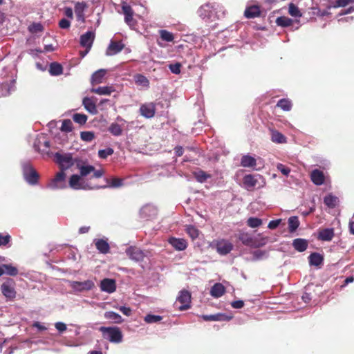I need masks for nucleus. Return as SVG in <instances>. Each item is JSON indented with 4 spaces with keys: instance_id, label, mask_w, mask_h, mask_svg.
<instances>
[{
    "instance_id": "nucleus-1",
    "label": "nucleus",
    "mask_w": 354,
    "mask_h": 354,
    "mask_svg": "<svg viewBox=\"0 0 354 354\" xmlns=\"http://www.w3.org/2000/svg\"><path fill=\"white\" fill-rule=\"evenodd\" d=\"M77 168L80 171V175H72L68 181L69 186L75 190L79 189H100V186L95 184L93 180L103 176L104 170L88 163H77Z\"/></svg>"
},
{
    "instance_id": "nucleus-2",
    "label": "nucleus",
    "mask_w": 354,
    "mask_h": 354,
    "mask_svg": "<svg viewBox=\"0 0 354 354\" xmlns=\"http://www.w3.org/2000/svg\"><path fill=\"white\" fill-rule=\"evenodd\" d=\"M54 162L58 165L60 171L46 185V187L52 190L64 189L66 186V156H55Z\"/></svg>"
},
{
    "instance_id": "nucleus-3",
    "label": "nucleus",
    "mask_w": 354,
    "mask_h": 354,
    "mask_svg": "<svg viewBox=\"0 0 354 354\" xmlns=\"http://www.w3.org/2000/svg\"><path fill=\"white\" fill-rule=\"evenodd\" d=\"M33 146L36 152L44 155H62L59 150H57L55 147L50 145L49 140L44 134L37 136ZM56 149H59V147H56Z\"/></svg>"
},
{
    "instance_id": "nucleus-4",
    "label": "nucleus",
    "mask_w": 354,
    "mask_h": 354,
    "mask_svg": "<svg viewBox=\"0 0 354 354\" xmlns=\"http://www.w3.org/2000/svg\"><path fill=\"white\" fill-rule=\"evenodd\" d=\"M266 183L265 178L259 175L247 174L243 178V187L248 191H252L254 188H262Z\"/></svg>"
},
{
    "instance_id": "nucleus-5",
    "label": "nucleus",
    "mask_w": 354,
    "mask_h": 354,
    "mask_svg": "<svg viewBox=\"0 0 354 354\" xmlns=\"http://www.w3.org/2000/svg\"><path fill=\"white\" fill-rule=\"evenodd\" d=\"M99 330L102 333V337L111 343L118 344L122 341L123 335L118 327L101 326Z\"/></svg>"
},
{
    "instance_id": "nucleus-6",
    "label": "nucleus",
    "mask_w": 354,
    "mask_h": 354,
    "mask_svg": "<svg viewBox=\"0 0 354 354\" xmlns=\"http://www.w3.org/2000/svg\"><path fill=\"white\" fill-rule=\"evenodd\" d=\"M218 5L205 3L198 10L199 17L205 21H214L218 18L216 10Z\"/></svg>"
},
{
    "instance_id": "nucleus-7",
    "label": "nucleus",
    "mask_w": 354,
    "mask_h": 354,
    "mask_svg": "<svg viewBox=\"0 0 354 354\" xmlns=\"http://www.w3.org/2000/svg\"><path fill=\"white\" fill-rule=\"evenodd\" d=\"M23 175L25 180L30 185H36L39 178V174L30 163L23 165Z\"/></svg>"
},
{
    "instance_id": "nucleus-8",
    "label": "nucleus",
    "mask_w": 354,
    "mask_h": 354,
    "mask_svg": "<svg viewBox=\"0 0 354 354\" xmlns=\"http://www.w3.org/2000/svg\"><path fill=\"white\" fill-rule=\"evenodd\" d=\"M176 302L181 304V305L178 306V309L181 311L190 308L191 293L186 290L180 291L176 299Z\"/></svg>"
},
{
    "instance_id": "nucleus-9",
    "label": "nucleus",
    "mask_w": 354,
    "mask_h": 354,
    "mask_svg": "<svg viewBox=\"0 0 354 354\" xmlns=\"http://www.w3.org/2000/svg\"><path fill=\"white\" fill-rule=\"evenodd\" d=\"M14 285V281L9 279L1 286V292L6 298L12 299L16 297V291Z\"/></svg>"
},
{
    "instance_id": "nucleus-10",
    "label": "nucleus",
    "mask_w": 354,
    "mask_h": 354,
    "mask_svg": "<svg viewBox=\"0 0 354 354\" xmlns=\"http://www.w3.org/2000/svg\"><path fill=\"white\" fill-rule=\"evenodd\" d=\"M127 256L133 261L141 262L147 257V253L136 247H129L126 250Z\"/></svg>"
},
{
    "instance_id": "nucleus-11",
    "label": "nucleus",
    "mask_w": 354,
    "mask_h": 354,
    "mask_svg": "<svg viewBox=\"0 0 354 354\" xmlns=\"http://www.w3.org/2000/svg\"><path fill=\"white\" fill-rule=\"evenodd\" d=\"M70 284L75 292L88 291L95 286L94 282L90 279L84 281H71Z\"/></svg>"
},
{
    "instance_id": "nucleus-12",
    "label": "nucleus",
    "mask_w": 354,
    "mask_h": 354,
    "mask_svg": "<svg viewBox=\"0 0 354 354\" xmlns=\"http://www.w3.org/2000/svg\"><path fill=\"white\" fill-rule=\"evenodd\" d=\"M157 214L158 209L152 204H146L140 210V216L146 219H152L156 217Z\"/></svg>"
},
{
    "instance_id": "nucleus-13",
    "label": "nucleus",
    "mask_w": 354,
    "mask_h": 354,
    "mask_svg": "<svg viewBox=\"0 0 354 354\" xmlns=\"http://www.w3.org/2000/svg\"><path fill=\"white\" fill-rule=\"evenodd\" d=\"M124 46L125 45L122 41L111 40L105 54L106 56L115 55L122 51L124 48Z\"/></svg>"
},
{
    "instance_id": "nucleus-14",
    "label": "nucleus",
    "mask_w": 354,
    "mask_h": 354,
    "mask_svg": "<svg viewBox=\"0 0 354 354\" xmlns=\"http://www.w3.org/2000/svg\"><path fill=\"white\" fill-rule=\"evenodd\" d=\"M122 9L124 15V21L131 28H133L136 26V21L133 18V11L130 6L126 3H123Z\"/></svg>"
},
{
    "instance_id": "nucleus-15",
    "label": "nucleus",
    "mask_w": 354,
    "mask_h": 354,
    "mask_svg": "<svg viewBox=\"0 0 354 354\" xmlns=\"http://www.w3.org/2000/svg\"><path fill=\"white\" fill-rule=\"evenodd\" d=\"M140 114L146 118H151L156 113V106L153 102L146 103L140 108Z\"/></svg>"
},
{
    "instance_id": "nucleus-16",
    "label": "nucleus",
    "mask_w": 354,
    "mask_h": 354,
    "mask_svg": "<svg viewBox=\"0 0 354 354\" xmlns=\"http://www.w3.org/2000/svg\"><path fill=\"white\" fill-rule=\"evenodd\" d=\"M100 288L102 292L113 293L116 290L115 281L112 279H104L100 282Z\"/></svg>"
},
{
    "instance_id": "nucleus-17",
    "label": "nucleus",
    "mask_w": 354,
    "mask_h": 354,
    "mask_svg": "<svg viewBox=\"0 0 354 354\" xmlns=\"http://www.w3.org/2000/svg\"><path fill=\"white\" fill-rule=\"evenodd\" d=\"M233 249V245L227 240L222 239L216 243V250L221 255H226Z\"/></svg>"
},
{
    "instance_id": "nucleus-18",
    "label": "nucleus",
    "mask_w": 354,
    "mask_h": 354,
    "mask_svg": "<svg viewBox=\"0 0 354 354\" xmlns=\"http://www.w3.org/2000/svg\"><path fill=\"white\" fill-rule=\"evenodd\" d=\"M95 38V34L91 31H88L83 34L80 37V44L85 48H91Z\"/></svg>"
},
{
    "instance_id": "nucleus-19",
    "label": "nucleus",
    "mask_w": 354,
    "mask_h": 354,
    "mask_svg": "<svg viewBox=\"0 0 354 354\" xmlns=\"http://www.w3.org/2000/svg\"><path fill=\"white\" fill-rule=\"evenodd\" d=\"M169 244L176 250L183 251L187 248V243L184 239L171 237L168 239Z\"/></svg>"
},
{
    "instance_id": "nucleus-20",
    "label": "nucleus",
    "mask_w": 354,
    "mask_h": 354,
    "mask_svg": "<svg viewBox=\"0 0 354 354\" xmlns=\"http://www.w3.org/2000/svg\"><path fill=\"white\" fill-rule=\"evenodd\" d=\"M106 73L107 70L106 69H100L93 73L91 78V84L95 85L102 83Z\"/></svg>"
},
{
    "instance_id": "nucleus-21",
    "label": "nucleus",
    "mask_w": 354,
    "mask_h": 354,
    "mask_svg": "<svg viewBox=\"0 0 354 354\" xmlns=\"http://www.w3.org/2000/svg\"><path fill=\"white\" fill-rule=\"evenodd\" d=\"M87 8L86 4L84 2H77L75 6V14L77 19L80 22L84 21V10Z\"/></svg>"
},
{
    "instance_id": "nucleus-22",
    "label": "nucleus",
    "mask_w": 354,
    "mask_h": 354,
    "mask_svg": "<svg viewBox=\"0 0 354 354\" xmlns=\"http://www.w3.org/2000/svg\"><path fill=\"white\" fill-rule=\"evenodd\" d=\"M82 104L85 109L90 113L93 115L97 114V110L93 97H84Z\"/></svg>"
},
{
    "instance_id": "nucleus-23",
    "label": "nucleus",
    "mask_w": 354,
    "mask_h": 354,
    "mask_svg": "<svg viewBox=\"0 0 354 354\" xmlns=\"http://www.w3.org/2000/svg\"><path fill=\"white\" fill-rule=\"evenodd\" d=\"M225 292L224 286L221 283H216L211 288L210 295L214 298H219Z\"/></svg>"
},
{
    "instance_id": "nucleus-24",
    "label": "nucleus",
    "mask_w": 354,
    "mask_h": 354,
    "mask_svg": "<svg viewBox=\"0 0 354 354\" xmlns=\"http://www.w3.org/2000/svg\"><path fill=\"white\" fill-rule=\"evenodd\" d=\"M334 237V230L333 228H325L319 231L318 239L323 241H330Z\"/></svg>"
},
{
    "instance_id": "nucleus-25",
    "label": "nucleus",
    "mask_w": 354,
    "mask_h": 354,
    "mask_svg": "<svg viewBox=\"0 0 354 354\" xmlns=\"http://www.w3.org/2000/svg\"><path fill=\"white\" fill-rule=\"evenodd\" d=\"M94 243L97 250L102 254H107L110 250V246L107 241L104 239H95Z\"/></svg>"
},
{
    "instance_id": "nucleus-26",
    "label": "nucleus",
    "mask_w": 354,
    "mask_h": 354,
    "mask_svg": "<svg viewBox=\"0 0 354 354\" xmlns=\"http://www.w3.org/2000/svg\"><path fill=\"white\" fill-rule=\"evenodd\" d=\"M115 89L111 86H100L98 88H92L91 92L100 95H110Z\"/></svg>"
},
{
    "instance_id": "nucleus-27",
    "label": "nucleus",
    "mask_w": 354,
    "mask_h": 354,
    "mask_svg": "<svg viewBox=\"0 0 354 354\" xmlns=\"http://www.w3.org/2000/svg\"><path fill=\"white\" fill-rule=\"evenodd\" d=\"M241 165L245 167H252L256 170H259L261 167H257V160L253 156H242Z\"/></svg>"
},
{
    "instance_id": "nucleus-28",
    "label": "nucleus",
    "mask_w": 354,
    "mask_h": 354,
    "mask_svg": "<svg viewBox=\"0 0 354 354\" xmlns=\"http://www.w3.org/2000/svg\"><path fill=\"white\" fill-rule=\"evenodd\" d=\"M308 241L304 239H295L292 241L293 248L298 252H302L308 248Z\"/></svg>"
},
{
    "instance_id": "nucleus-29",
    "label": "nucleus",
    "mask_w": 354,
    "mask_h": 354,
    "mask_svg": "<svg viewBox=\"0 0 354 354\" xmlns=\"http://www.w3.org/2000/svg\"><path fill=\"white\" fill-rule=\"evenodd\" d=\"M310 177L312 181L317 185H321L324 182V176L323 172L318 169L313 170L311 173Z\"/></svg>"
},
{
    "instance_id": "nucleus-30",
    "label": "nucleus",
    "mask_w": 354,
    "mask_h": 354,
    "mask_svg": "<svg viewBox=\"0 0 354 354\" xmlns=\"http://www.w3.org/2000/svg\"><path fill=\"white\" fill-rule=\"evenodd\" d=\"M133 80L138 86H142L144 88H148L149 87V81L143 75L136 74L133 76Z\"/></svg>"
},
{
    "instance_id": "nucleus-31",
    "label": "nucleus",
    "mask_w": 354,
    "mask_h": 354,
    "mask_svg": "<svg viewBox=\"0 0 354 354\" xmlns=\"http://www.w3.org/2000/svg\"><path fill=\"white\" fill-rule=\"evenodd\" d=\"M309 263L310 266H319L323 263V257L317 252L312 253L308 257Z\"/></svg>"
},
{
    "instance_id": "nucleus-32",
    "label": "nucleus",
    "mask_w": 354,
    "mask_h": 354,
    "mask_svg": "<svg viewBox=\"0 0 354 354\" xmlns=\"http://www.w3.org/2000/svg\"><path fill=\"white\" fill-rule=\"evenodd\" d=\"M244 15L248 19L257 17L260 15V9L257 6H249L245 9Z\"/></svg>"
},
{
    "instance_id": "nucleus-33",
    "label": "nucleus",
    "mask_w": 354,
    "mask_h": 354,
    "mask_svg": "<svg viewBox=\"0 0 354 354\" xmlns=\"http://www.w3.org/2000/svg\"><path fill=\"white\" fill-rule=\"evenodd\" d=\"M324 204L329 208H334L339 203V199L337 196L329 194L324 198Z\"/></svg>"
},
{
    "instance_id": "nucleus-34",
    "label": "nucleus",
    "mask_w": 354,
    "mask_h": 354,
    "mask_svg": "<svg viewBox=\"0 0 354 354\" xmlns=\"http://www.w3.org/2000/svg\"><path fill=\"white\" fill-rule=\"evenodd\" d=\"M48 72L53 76H57L63 73V67L57 62H52L49 65Z\"/></svg>"
},
{
    "instance_id": "nucleus-35",
    "label": "nucleus",
    "mask_w": 354,
    "mask_h": 354,
    "mask_svg": "<svg viewBox=\"0 0 354 354\" xmlns=\"http://www.w3.org/2000/svg\"><path fill=\"white\" fill-rule=\"evenodd\" d=\"M104 318L111 320L115 324H121L123 322L122 317L113 311H107L104 313Z\"/></svg>"
},
{
    "instance_id": "nucleus-36",
    "label": "nucleus",
    "mask_w": 354,
    "mask_h": 354,
    "mask_svg": "<svg viewBox=\"0 0 354 354\" xmlns=\"http://www.w3.org/2000/svg\"><path fill=\"white\" fill-rule=\"evenodd\" d=\"M203 317L205 321H229L232 319V317L227 316L224 314L203 315Z\"/></svg>"
},
{
    "instance_id": "nucleus-37",
    "label": "nucleus",
    "mask_w": 354,
    "mask_h": 354,
    "mask_svg": "<svg viewBox=\"0 0 354 354\" xmlns=\"http://www.w3.org/2000/svg\"><path fill=\"white\" fill-rule=\"evenodd\" d=\"M193 175L198 183H203L211 178V175L207 174L201 169H197L193 171Z\"/></svg>"
},
{
    "instance_id": "nucleus-38",
    "label": "nucleus",
    "mask_w": 354,
    "mask_h": 354,
    "mask_svg": "<svg viewBox=\"0 0 354 354\" xmlns=\"http://www.w3.org/2000/svg\"><path fill=\"white\" fill-rule=\"evenodd\" d=\"M238 239L245 245L252 246L253 245V240L250 234L245 232H239Z\"/></svg>"
},
{
    "instance_id": "nucleus-39",
    "label": "nucleus",
    "mask_w": 354,
    "mask_h": 354,
    "mask_svg": "<svg viewBox=\"0 0 354 354\" xmlns=\"http://www.w3.org/2000/svg\"><path fill=\"white\" fill-rule=\"evenodd\" d=\"M80 259L78 250L73 247H68V259H72L77 263V260Z\"/></svg>"
},
{
    "instance_id": "nucleus-40",
    "label": "nucleus",
    "mask_w": 354,
    "mask_h": 354,
    "mask_svg": "<svg viewBox=\"0 0 354 354\" xmlns=\"http://www.w3.org/2000/svg\"><path fill=\"white\" fill-rule=\"evenodd\" d=\"M109 131L112 135L119 136L122 133V125L114 122L109 126Z\"/></svg>"
},
{
    "instance_id": "nucleus-41",
    "label": "nucleus",
    "mask_w": 354,
    "mask_h": 354,
    "mask_svg": "<svg viewBox=\"0 0 354 354\" xmlns=\"http://www.w3.org/2000/svg\"><path fill=\"white\" fill-rule=\"evenodd\" d=\"M107 182L109 183L107 185L100 186V189L106 187L117 188L123 185V180L121 178H115L111 179L110 181L107 180Z\"/></svg>"
},
{
    "instance_id": "nucleus-42",
    "label": "nucleus",
    "mask_w": 354,
    "mask_h": 354,
    "mask_svg": "<svg viewBox=\"0 0 354 354\" xmlns=\"http://www.w3.org/2000/svg\"><path fill=\"white\" fill-rule=\"evenodd\" d=\"M288 228L290 232H295L299 225V221L297 216H290L288 221Z\"/></svg>"
},
{
    "instance_id": "nucleus-43",
    "label": "nucleus",
    "mask_w": 354,
    "mask_h": 354,
    "mask_svg": "<svg viewBox=\"0 0 354 354\" xmlns=\"http://www.w3.org/2000/svg\"><path fill=\"white\" fill-rule=\"evenodd\" d=\"M271 140L277 143H283L286 142L285 136L277 131H272Z\"/></svg>"
},
{
    "instance_id": "nucleus-44",
    "label": "nucleus",
    "mask_w": 354,
    "mask_h": 354,
    "mask_svg": "<svg viewBox=\"0 0 354 354\" xmlns=\"http://www.w3.org/2000/svg\"><path fill=\"white\" fill-rule=\"evenodd\" d=\"M88 117L86 115L83 113H74L73 115V121L80 125L84 124L87 121Z\"/></svg>"
},
{
    "instance_id": "nucleus-45",
    "label": "nucleus",
    "mask_w": 354,
    "mask_h": 354,
    "mask_svg": "<svg viewBox=\"0 0 354 354\" xmlns=\"http://www.w3.org/2000/svg\"><path fill=\"white\" fill-rule=\"evenodd\" d=\"M277 106L280 107L282 110L288 111L291 109V102L287 99H281L278 102Z\"/></svg>"
},
{
    "instance_id": "nucleus-46",
    "label": "nucleus",
    "mask_w": 354,
    "mask_h": 354,
    "mask_svg": "<svg viewBox=\"0 0 354 354\" xmlns=\"http://www.w3.org/2000/svg\"><path fill=\"white\" fill-rule=\"evenodd\" d=\"M14 83H15V81L12 82V85H11V84H8V83L1 84L0 86V88L1 90V95L6 96V95H9L10 93V91L12 90V88L14 87Z\"/></svg>"
},
{
    "instance_id": "nucleus-47",
    "label": "nucleus",
    "mask_w": 354,
    "mask_h": 354,
    "mask_svg": "<svg viewBox=\"0 0 354 354\" xmlns=\"http://www.w3.org/2000/svg\"><path fill=\"white\" fill-rule=\"evenodd\" d=\"M4 274L10 276H16L18 274V270L16 267L10 264H3Z\"/></svg>"
},
{
    "instance_id": "nucleus-48",
    "label": "nucleus",
    "mask_w": 354,
    "mask_h": 354,
    "mask_svg": "<svg viewBox=\"0 0 354 354\" xmlns=\"http://www.w3.org/2000/svg\"><path fill=\"white\" fill-rule=\"evenodd\" d=\"M288 13L294 17H301V13L298 7L293 3H290L288 6Z\"/></svg>"
},
{
    "instance_id": "nucleus-49",
    "label": "nucleus",
    "mask_w": 354,
    "mask_h": 354,
    "mask_svg": "<svg viewBox=\"0 0 354 354\" xmlns=\"http://www.w3.org/2000/svg\"><path fill=\"white\" fill-rule=\"evenodd\" d=\"M162 319V317L160 315H147L144 320L148 324L157 323Z\"/></svg>"
},
{
    "instance_id": "nucleus-50",
    "label": "nucleus",
    "mask_w": 354,
    "mask_h": 354,
    "mask_svg": "<svg viewBox=\"0 0 354 354\" xmlns=\"http://www.w3.org/2000/svg\"><path fill=\"white\" fill-rule=\"evenodd\" d=\"M292 19L286 17H280L277 19V24L278 26L287 27L291 25Z\"/></svg>"
},
{
    "instance_id": "nucleus-51",
    "label": "nucleus",
    "mask_w": 354,
    "mask_h": 354,
    "mask_svg": "<svg viewBox=\"0 0 354 354\" xmlns=\"http://www.w3.org/2000/svg\"><path fill=\"white\" fill-rule=\"evenodd\" d=\"M247 223L250 227L254 228L259 227L262 224V221L259 218L250 217L248 219Z\"/></svg>"
},
{
    "instance_id": "nucleus-52",
    "label": "nucleus",
    "mask_w": 354,
    "mask_h": 354,
    "mask_svg": "<svg viewBox=\"0 0 354 354\" xmlns=\"http://www.w3.org/2000/svg\"><path fill=\"white\" fill-rule=\"evenodd\" d=\"M186 231H187V233L189 235V236L192 239H194L198 236L199 231L196 227H195L193 225L187 226Z\"/></svg>"
},
{
    "instance_id": "nucleus-53",
    "label": "nucleus",
    "mask_w": 354,
    "mask_h": 354,
    "mask_svg": "<svg viewBox=\"0 0 354 354\" xmlns=\"http://www.w3.org/2000/svg\"><path fill=\"white\" fill-rule=\"evenodd\" d=\"M160 35L162 40L166 41H172L174 40V35L171 32L166 30H160Z\"/></svg>"
},
{
    "instance_id": "nucleus-54",
    "label": "nucleus",
    "mask_w": 354,
    "mask_h": 354,
    "mask_svg": "<svg viewBox=\"0 0 354 354\" xmlns=\"http://www.w3.org/2000/svg\"><path fill=\"white\" fill-rule=\"evenodd\" d=\"M82 140L86 142H91L95 138V134L92 131H82L80 134Z\"/></svg>"
},
{
    "instance_id": "nucleus-55",
    "label": "nucleus",
    "mask_w": 354,
    "mask_h": 354,
    "mask_svg": "<svg viewBox=\"0 0 354 354\" xmlns=\"http://www.w3.org/2000/svg\"><path fill=\"white\" fill-rule=\"evenodd\" d=\"M267 252L263 250H255L253 252V257L255 260H261L267 257Z\"/></svg>"
},
{
    "instance_id": "nucleus-56",
    "label": "nucleus",
    "mask_w": 354,
    "mask_h": 354,
    "mask_svg": "<svg viewBox=\"0 0 354 354\" xmlns=\"http://www.w3.org/2000/svg\"><path fill=\"white\" fill-rule=\"evenodd\" d=\"M29 30L32 33H37L43 30V26L39 23L30 25L28 28Z\"/></svg>"
},
{
    "instance_id": "nucleus-57",
    "label": "nucleus",
    "mask_w": 354,
    "mask_h": 354,
    "mask_svg": "<svg viewBox=\"0 0 354 354\" xmlns=\"http://www.w3.org/2000/svg\"><path fill=\"white\" fill-rule=\"evenodd\" d=\"M277 168L282 174L286 176H288L290 172V168L283 164H278Z\"/></svg>"
},
{
    "instance_id": "nucleus-58",
    "label": "nucleus",
    "mask_w": 354,
    "mask_h": 354,
    "mask_svg": "<svg viewBox=\"0 0 354 354\" xmlns=\"http://www.w3.org/2000/svg\"><path fill=\"white\" fill-rule=\"evenodd\" d=\"M180 67L181 64L180 63H176L169 66L170 71L174 74H179L180 73Z\"/></svg>"
},
{
    "instance_id": "nucleus-59",
    "label": "nucleus",
    "mask_w": 354,
    "mask_h": 354,
    "mask_svg": "<svg viewBox=\"0 0 354 354\" xmlns=\"http://www.w3.org/2000/svg\"><path fill=\"white\" fill-rule=\"evenodd\" d=\"M10 236L7 235H3L0 234V246H5L10 241Z\"/></svg>"
},
{
    "instance_id": "nucleus-60",
    "label": "nucleus",
    "mask_w": 354,
    "mask_h": 354,
    "mask_svg": "<svg viewBox=\"0 0 354 354\" xmlns=\"http://www.w3.org/2000/svg\"><path fill=\"white\" fill-rule=\"evenodd\" d=\"M192 151L191 148L187 147L186 149H183L181 147H175V153L176 155H182L183 153H190Z\"/></svg>"
},
{
    "instance_id": "nucleus-61",
    "label": "nucleus",
    "mask_w": 354,
    "mask_h": 354,
    "mask_svg": "<svg viewBox=\"0 0 354 354\" xmlns=\"http://www.w3.org/2000/svg\"><path fill=\"white\" fill-rule=\"evenodd\" d=\"M351 3H354V0H337L335 7H344Z\"/></svg>"
},
{
    "instance_id": "nucleus-62",
    "label": "nucleus",
    "mask_w": 354,
    "mask_h": 354,
    "mask_svg": "<svg viewBox=\"0 0 354 354\" xmlns=\"http://www.w3.org/2000/svg\"><path fill=\"white\" fill-rule=\"evenodd\" d=\"M281 222V219L272 220L269 222L268 227L269 229H271V230L275 229L279 225Z\"/></svg>"
},
{
    "instance_id": "nucleus-63",
    "label": "nucleus",
    "mask_w": 354,
    "mask_h": 354,
    "mask_svg": "<svg viewBox=\"0 0 354 354\" xmlns=\"http://www.w3.org/2000/svg\"><path fill=\"white\" fill-rule=\"evenodd\" d=\"M80 327L76 326H71V328L68 329V332L71 333V336L72 335H79L80 334Z\"/></svg>"
},
{
    "instance_id": "nucleus-64",
    "label": "nucleus",
    "mask_w": 354,
    "mask_h": 354,
    "mask_svg": "<svg viewBox=\"0 0 354 354\" xmlns=\"http://www.w3.org/2000/svg\"><path fill=\"white\" fill-rule=\"evenodd\" d=\"M120 311L126 316H130L131 314V309L126 306H120L118 308Z\"/></svg>"
}]
</instances>
